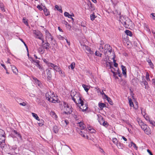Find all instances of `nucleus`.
Here are the masks:
<instances>
[{
    "instance_id": "c756f323",
    "label": "nucleus",
    "mask_w": 155,
    "mask_h": 155,
    "mask_svg": "<svg viewBox=\"0 0 155 155\" xmlns=\"http://www.w3.org/2000/svg\"><path fill=\"white\" fill-rule=\"evenodd\" d=\"M129 102L130 107H134L133 103L132 102V100L131 98H128Z\"/></svg>"
},
{
    "instance_id": "b1692460",
    "label": "nucleus",
    "mask_w": 155,
    "mask_h": 155,
    "mask_svg": "<svg viewBox=\"0 0 155 155\" xmlns=\"http://www.w3.org/2000/svg\"><path fill=\"white\" fill-rule=\"evenodd\" d=\"M64 15L65 16L68 17V18H71L72 16H74V14L70 15V14H69V13L68 12H64Z\"/></svg>"
},
{
    "instance_id": "6e6d98bb",
    "label": "nucleus",
    "mask_w": 155,
    "mask_h": 155,
    "mask_svg": "<svg viewBox=\"0 0 155 155\" xmlns=\"http://www.w3.org/2000/svg\"><path fill=\"white\" fill-rule=\"evenodd\" d=\"M117 146L118 148H121L122 146H121V144L120 143H117Z\"/></svg>"
},
{
    "instance_id": "de8ad7c7",
    "label": "nucleus",
    "mask_w": 155,
    "mask_h": 155,
    "mask_svg": "<svg viewBox=\"0 0 155 155\" xmlns=\"http://www.w3.org/2000/svg\"><path fill=\"white\" fill-rule=\"evenodd\" d=\"M23 22H24L26 25H28V23L27 21L26 20V19H25L24 18H23Z\"/></svg>"
},
{
    "instance_id": "dca6fc26",
    "label": "nucleus",
    "mask_w": 155,
    "mask_h": 155,
    "mask_svg": "<svg viewBox=\"0 0 155 155\" xmlns=\"http://www.w3.org/2000/svg\"><path fill=\"white\" fill-rule=\"evenodd\" d=\"M32 61H34L35 64L38 67L39 69L41 68V66L39 64V61L38 60H32Z\"/></svg>"
},
{
    "instance_id": "8fccbe9b",
    "label": "nucleus",
    "mask_w": 155,
    "mask_h": 155,
    "mask_svg": "<svg viewBox=\"0 0 155 155\" xmlns=\"http://www.w3.org/2000/svg\"><path fill=\"white\" fill-rule=\"evenodd\" d=\"M149 122H150V123L153 125V126H155V122L153 121H152L151 120H149Z\"/></svg>"
},
{
    "instance_id": "0e129e2a",
    "label": "nucleus",
    "mask_w": 155,
    "mask_h": 155,
    "mask_svg": "<svg viewBox=\"0 0 155 155\" xmlns=\"http://www.w3.org/2000/svg\"><path fill=\"white\" fill-rule=\"evenodd\" d=\"M29 95L30 96L32 97H35V96L34 94L32 93H30Z\"/></svg>"
},
{
    "instance_id": "9d476101",
    "label": "nucleus",
    "mask_w": 155,
    "mask_h": 155,
    "mask_svg": "<svg viewBox=\"0 0 155 155\" xmlns=\"http://www.w3.org/2000/svg\"><path fill=\"white\" fill-rule=\"evenodd\" d=\"M126 18H127L126 16H122L120 17V22L124 25V23H126V20H127V19Z\"/></svg>"
},
{
    "instance_id": "c03bdc74",
    "label": "nucleus",
    "mask_w": 155,
    "mask_h": 155,
    "mask_svg": "<svg viewBox=\"0 0 155 155\" xmlns=\"http://www.w3.org/2000/svg\"><path fill=\"white\" fill-rule=\"evenodd\" d=\"M91 19L92 21L94 20L96 18L95 15L94 14H91L90 15Z\"/></svg>"
},
{
    "instance_id": "052dcab7",
    "label": "nucleus",
    "mask_w": 155,
    "mask_h": 155,
    "mask_svg": "<svg viewBox=\"0 0 155 155\" xmlns=\"http://www.w3.org/2000/svg\"><path fill=\"white\" fill-rule=\"evenodd\" d=\"M147 152L150 154V155H153L152 153L149 150L147 149Z\"/></svg>"
},
{
    "instance_id": "6e6552de",
    "label": "nucleus",
    "mask_w": 155,
    "mask_h": 155,
    "mask_svg": "<svg viewBox=\"0 0 155 155\" xmlns=\"http://www.w3.org/2000/svg\"><path fill=\"white\" fill-rule=\"evenodd\" d=\"M87 108V105L86 104H84V102L83 103V104H81V106L80 107V109L83 112L86 111Z\"/></svg>"
},
{
    "instance_id": "f704fd0d",
    "label": "nucleus",
    "mask_w": 155,
    "mask_h": 155,
    "mask_svg": "<svg viewBox=\"0 0 155 155\" xmlns=\"http://www.w3.org/2000/svg\"><path fill=\"white\" fill-rule=\"evenodd\" d=\"M147 61L150 64V67L153 68V65L151 62V60L150 59H148L147 60Z\"/></svg>"
},
{
    "instance_id": "20e7f679",
    "label": "nucleus",
    "mask_w": 155,
    "mask_h": 155,
    "mask_svg": "<svg viewBox=\"0 0 155 155\" xmlns=\"http://www.w3.org/2000/svg\"><path fill=\"white\" fill-rule=\"evenodd\" d=\"M63 106L64 110H66L64 112L65 114H70L72 112V108L71 106L70 105H68L65 102H64Z\"/></svg>"
},
{
    "instance_id": "864d4df0",
    "label": "nucleus",
    "mask_w": 155,
    "mask_h": 155,
    "mask_svg": "<svg viewBox=\"0 0 155 155\" xmlns=\"http://www.w3.org/2000/svg\"><path fill=\"white\" fill-rule=\"evenodd\" d=\"M19 104L21 106H25L26 105V104L25 102H23L22 103H19Z\"/></svg>"
},
{
    "instance_id": "ea45409f",
    "label": "nucleus",
    "mask_w": 155,
    "mask_h": 155,
    "mask_svg": "<svg viewBox=\"0 0 155 155\" xmlns=\"http://www.w3.org/2000/svg\"><path fill=\"white\" fill-rule=\"evenodd\" d=\"M53 68L56 71H60V68L57 65H55Z\"/></svg>"
},
{
    "instance_id": "603ef678",
    "label": "nucleus",
    "mask_w": 155,
    "mask_h": 155,
    "mask_svg": "<svg viewBox=\"0 0 155 155\" xmlns=\"http://www.w3.org/2000/svg\"><path fill=\"white\" fill-rule=\"evenodd\" d=\"M37 8L39 9L40 10H43V8H42L41 6L40 5H38Z\"/></svg>"
},
{
    "instance_id": "680f3d73",
    "label": "nucleus",
    "mask_w": 155,
    "mask_h": 155,
    "mask_svg": "<svg viewBox=\"0 0 155 155\" xmlns=\"http://www.w3.org/2000/svg\"><path fill=\"white\" fill-rule=\"evenodd\" d=\"M153 16V18L154 20H155V15H155V14L154 13H152L151 14Z\"/></svg>"
},
{
    "instance_id": "cd10ccee",
    "label": "nucleus",
    "mask_w": 155,
    "mask_h": 155,
    "mask_svg": "<svg viewBox=\"0 0 155 155\" xmlns=\"http://www.w3.org/2000/svg\"><path fill=\"white\" fill-rule=\"evenodd\" d=\"M95 54L96 56L101 57L102 55V53L100 51H97L95 52Z\"/></svg>"
},
{
    "instance_id": "bb28decb",
    "label": "nucleus",
    "mask_w": 155,
    "mask_h": 155,
    "mask_svg": "<svg viewBox=\"0 0 155 155\" xmlns=\"http://www.w3.org/2000/svg\"><path fill=\"white\" fill-rule=\"evenodd\" d=\"M98 105L99 107L101 108V109H103V107H105V106L106 105V104L104 103H99Z\"/></svg>"
},
{
    "instance_id": "39448f33",
    "label": "nucleus",
    "mask_w": 155,
    "mask_h": 155,
    "mask_svg": "<svg viewBox=\"0 0 155 155\" xmlns=\"http://www.w3.org/2000/svg\"><path fill=\"white\" fill-rule=\"evenodd\" d=\"M33 33L36 35L35 37L36 38L39 39H42V38L43 37V36L41 33L39 31L36 30H34L33 31Z\"/></svg>"
},
{
    "instance_id": "a878e982",
    "label": "nucleus",
    "mask_w": 155,
    "mask_h": 155,
    "mask_svg": "<svg viewBox=\"0 0 155 155\" xmlns=\"http://www.w3.org/2000/svg\"><path fill=\"white\" fill-rule=\"evenodd\" d=\"M125 33L127 35L131 36L132 35V32L129 30H126L125 31Z\"/></svg>"
},
{
    "instance_id": "e433bc0d",
    "label": "nucleus",
    "mask_w": 155,
    "mask_h": 155,
    "mask_svg": "<svg viewBox=\"0 0 155 155\" xmlns=\"http://www.w3.org/2000/svg\"><path fill=\"white\" fill-rule=\"evenodd\" d=\"M0 7L1 9L3 11H5V10L4 8V5L1 2H0Z\"/></svg>"
},
{
    "instance_id": "338daca9",
    "label": "nucleus",
    "mask_w": 155,
    "mask_h": 155,
    "mask_svg": "<svg viewBox=\"0 0 155 155\" xmlns=\"http://www.w3.org/2000/svg\"><path fill=\"white\" fill-rule=\"evenodd\" d=\"M73 117H74L75 119L76 120H77L78 119V117H77V116L76 115V114H74V115H73Z\"/></svg>"
},
{
    "instance_id": "9b49d317",
    "label": "nucleus",
    "mask_w": 155,
    "mask_h": 155,
    "mask_svg": "<svg viewBox=\"0 0 155 155\" xmlns=\"http://www.w3.org/2000/svg\"><path fill=\"white\" fill-rule=\"evenodd\" d=\"M84 6L85 9H89L92 8V4L90 1H88L87 3L84 5Z\"/></svg>"
},
{
    "instance_id": "79ce46f5",
    "label": "nucleus",
    "mask_w": 155,
    "mask_h": 155,
    "mask_svg": "<svg viewBox=\"0 0 155 155\" xmlns=\"http://www.w3.org/2000/svg\"><path fill=\"white\" fill-rule=\"evenodd\" d=\"M99 50L100 52L102 53L104 51V47L103 46L101 45L99 47Z\"/></svg>"
},
{
    "instance_id": "f257e3e1",
    "label": "nucleus",
    "mask_w": 155,
    "mask_h": 155,
    "mask_svg": "<svg viewBox=\"0 0 155 155\" xmlns=\"http://www.w3.org/2000/svg\"><path fill=\"white\" fill-rule=\"evenodd\" d=\"M71 96L72 100L76 103L83 104V101L82 100L80 97V94L79 93H76L75 91H71Z\"/></svg>"
},
{
    "instance_id": "1a4fd4ad",
    "label": "nucleus",
    "mask_w": 155,
    "mask_h": 155,
    "mask_svg": "<svg viewBox=\"0 0 155 155\" xmlns=\"http://www.w3.org/2000/svg\"><path fill=\"white\" fill-rule=\"evenodd\" d=\"M84 48L87 51V52H86L87 53H89L91 54H94V52L91 50L90 47L86 45H84Z\"/></svg>"
},
{
    "instance_id": "412c9836",
    "label": "nucleus",
    "mask_w": 155,
    "mask_h": 155,
    "mask_svg": "<svg viewBox=\"0 0 155 155\" xmlns=\"http://www.w3.org/2000/svg\"><path fill=\"white\" fill-rule=\"evenodd\" d=\"M145 133L147 135H149L150 134V130L149 127H147L146 130H144Z\"/></svg>"
},
{
    "instance_id": "5fc2aeb1",
    "label": "nucleus",
    "mask_w": 155,
    "mask_h": 155,
    "mask_svg": "<svg viewBox=\"0 0 155 155\" xmlns=\"http://www.w3.org/2000/svg\"><path fill=\"white\" fill-rule=\"evenodd\" d=\"M112 141L114 143H117V139L115 138H114L113 139Z\"/></svg>"
},
{
    "instance_id": "774afa93",
    "label": "nucleus",
    "mask_w": 155,
    "mask_h": 155,
    "mask_svg": "<svg viewBox=\"0 0 155 155\" xmlns=\"http://www.w3.org/2000/svg\"><path fill=\"white\" fill-rule=\"evenodd\" d=\"M33 79L35 80V83L37 82V81H38L36 78H33Z\"/></svg>"
},
{
    "instance_id": "58836bf2",
    "label": "nucleus",
    "mask_w": 155,
    "mask_h": 155,
    "mask_svg": "<svg viewBox=\"0 0 155 155\" xmlns=\"http://www.w3.org/2000/svg\"><path fill=\"white\" fill-rule=\"evenodd\" d=\"M61 122L62 123H64H64H65V124H64V127H66L69 123L68 121L67 120H63Z\"/></svg>"
},
{
    "instance_id": "423d86ee",
    "label": "nucleus",
    "mask_w": 155,
    "mask_h": 155,
    "mask_svg": "<svg viewBox=\"0 0 155 155\" xmlns=\"http://www.w3.org/2000/svg\"><path fill=\"white\" fill-rule=\"evenodd\" d=\"M104 49L105 54H107V52L110 53L112 51L111 47L108 44H106L105 45Z\"/></svg>"
},
{
    "instance_id": "72a5a7b5",
    "label": "nucleus",
    "mask_w": 155,
    "mask_h": 155,
    "mask_svg": "<svg viewBox=\"0 0 155 155\" xmlns=\"http://www.w3.org/2000/svg\"><path fill=\"white\" fill-rule=\"evenodd\" d=\"M50 114L53 117L54 116V117L55 118H57V115H56L54 111H51L50 112Z\"/></svg>"
},
{
    "instance_id": "ddd939ff",
    "label": "nucleus",
    "mask_w": 155,
    "mask_h": 155,
    "mask_svg": "<svg viewBox=\"0 0 155 155\" xmlns=\"http://www.w3.org/2000/svg\"><path fill=\"white\" fill-rule=\"evenodd\" d=\"M47 72V78L48 79L50 80L51 79L52 75L51 74V71L50 70H46Z\"/></svg>"
},
{
    "instance_id": "4d7b16f0",
    "label": "nucleus",
    "mask_w": 155,
    "mask_h": 155,
    "mask_svg": "<svg viewBox=\"0 0 155 155\" xmlns=\"http://www.w3.org/2000/svg\"><path fill=\"white\" fill-rule=\"evenodd\" d=\"M40 122H41V123H38V124L39 126H41L43 125V122L44 121L43 120H41Z\"/></svg>"
},
{
    "instance_id": "bf43d9fd",
    "label": "nucleus",
    "mask_w": 155,
    "mask_h": 155,
    "mask_svg": "<svg viewBox=\"0 0 155 155\" xmlns=\"http://www.w3.org/2000/svg\"><path fill=\"white\" fill-rule=\"evenodd\" d=\"M83 132H82V131H80L79 132V134L82 136L84 137V135L83 133Z\"/></svg>"
},
{
    "instance_id": "c9c22d12",
    "label": "nucleus",
    "mask_w": 155,
    "mask_h": 155,
    "mask_svg": "<svg viewBox=\"0 0 155 155\" xmlns=\"http://www.w3.org/2000/svg\"><path fill=\"white\" fill-rule=\"evenodd\" d=\"M64 24L66 25V27L68 28L69 30H70L71 28V26L69 24H68V23L66 21L65 22Z\"/></svg>"
},
{
    "instance_id": "c85d7f7f",
    "label": "nucleus",
    "mask_w": 155,
    "mask_h": 155,
    "mask_svg": "<svg viewBox=\"0 0 155 155\" xmlns=\"http://www.w3.org/2000/svg\"><path fill=\"white\" fill-rule=\"evenodd\" d=\"M102 121L103 122V123L100 122V124H102L103 126H106L107 125V122L104 121L103 119V118H102Z\"/></svg>"
},
{
    "instance_id": "aec40b11",
    "label": "nucleus",
    "mask_w": 155,
    "mask_h": 155,
    "mask_svg": "<svg viewBox=\"0 0 155 155\" xmlns=\"http://www.w3.org/2000/svg\"><path fill=\"white\" fill-rule=\"evenodd\" d=\"M53 130L55 133H57L58 132L59 129L57 126H54L53 127Z\"/></svg>"
},
{
    "instance_id": "393cba45",
    "label": "nucleus",
    "mask_w": 155,
    "mask_h": 155,
    "mask_svg": "<svg viewBox=\"0 0 155 155\" xmlns=\"http://www.w3.org/2000/svg\"><path fill=\"white\" fill-rule=\"evenodd\" d=\"M138 79L137 78H134L131 80V83L133 85H135L137 83Z\"/></svg>"
},
{
    "instance_id": "69168bd1",
    "label": "nucleus",
    "mask_w": 155,
    "mask_h": 155,
    "mask_svg": "<svg viewBox=\"0 0 155 155\" xmlns=\"http://www.w3.org/2000/svg\"><path fill=\"white\" fill-rule=\"evenodd\" d=\"M117 74L120 77H121L122 76V74H120L119 71H117Z\"/></svg>"
},
{
    "instance_id": "6ab92c4d",
    "label": "nucleus",
    "mask_w": 155,
    "mask_h": 155,
    "mask_svg": "<svg viewBox=\"0 0 155 155\" xmlns=\"http://www.w3.org/2000/svg\"><path fill=\"white\" fill-rule=\"evenodd\" d=\"M12 68L13 73L17 74L18 71L16 68L14 66H12Z\"/></svg>"
},
{
    "instance_id": "0eeeda50",
    "label": "nucleus",
    "mask_w": 155,
    "mask_h": 155,
    "mask_svg": "<svg viewBox=\"0 0 155 155\" xmlns=\"http://www.w3.org/2000/svg\"><path fill=\"white\" fill-rule=\"evenodd\" d=\"M127 20H126V23H124V25L126 28H128L129 26H131L132 24V22L131 20L128 18H126Z\"/></svg>"
},
{
    "instance_id": "f8f14e48",
    "label": "nucleus",
    "mask_w": 155,
    "mask_h": 155,
    "mask_svg": "<svg viewBox=\"0 0 155 155\" xmlns=\"http://www.w3.org/2000/svg\"><path fill=\"white\" fill-rule=\"evenodd\" d=\"M142 81H141V84L142 85H144L145 86L144 88L146 89H148V86L147 82L145 80L144 78L142 79Z\"/></svg>"
},
{
    "instance_id": "473e14b6",
    "label": "nucleus",
    "mask_w": 155,
    "mask_h": 155,
    "mask_svg": "<svg viewBox=\"0 0 155 155\" xmlns=\"http://www.w3.org/2000/svg\"><path fill=\"white\" fill-rule=\"evenodd\" d=\"M75 62H72L70 65V66H69V67H71V68L72 69H73L75 67Z\"/></svg>"
},
{
    "instance_id": "7c9ffc66",
    "label": "nucleus",
    "mask_w": 155,
    "mask_h": 155,
    "mask_svg": "<svg viewBox=\"0 0 155 155\" xmlns=\"http://www.w3.org/2000/svg\"><path fill=\"white\" fill-rule=\"evenodd\" d=\"M140 126H141V128L143 130H146V128H147V127H148V126H147V125H146L144 123V124L141 125Z\"/></svg>"
},
{
    "instance_id": "4be33fe9",
    "label": "nucleus",
    "mask_w": 155,
    "mask_h": 155,
    "mask_svg": "<svg viewBox=\"0 0 155 155\" xmlns=\"http://www.w3.org/2000/svg\"><path fill=\"white\" fill-rule=\"evenodd\" d=\"M82 87L86 92H87L90 89V87L89 86L85 84H83Z\"/></svg>"
},
{
    "instance_id": "2f4dec72",
    "label": "nucleus",
    "mask_w": 155,
    "mask_h": 155,
    "mask_svg": "<svg viewBox=\"0 0 155 155\" xmlns=\"http://www.w3.org/2000/svg\"><path fill=\"white\" fill-rule=\"evenodd\" d=\"M137 122H138V124H139V125L140 126H141V125L144 124V123H143L142 121L139 119H137Z\"/></svg>"
},
{
    "instance_id": "e2e57ef3",
    "label": "nucleus",
    "mask_w": 155,
    "mask_h": 155,
    "mask_svg": "<svg viewBox=\"0 0 155 155\" xmlns=\"http://www.w3.org/2000/svg\"><path fill=\"white\" fill-rule=\"evenodd\" d=\"M1 65L6 70V71H7V69L6 68L5 65L3 64H1Z\"/></svg>"
},
{
    "instance_id": "2eb2a0df",
    "label": "nucleus",
    "mask_w": 155,
    "mask_h": 155,
    "mask_svg": "<svg viewBox=\"0 0 155 155\" xmlns=\"http://www.w3.org/2000/svg\"><path fill=\"white\" fill-rule=\"evenodd\" d=\"M105 98L106 99L109 103L111 105H113V103L111 99L108 97L107 95L104 94Z\"/></svg>"
},
{
    "instance_id": "a18cd8bd",
    "label": "nucleus",
    "mask_w": 155,
    "mask_h": 155,
    "mask_svg": "<svg viewBox=\"0 0 155 155\" xmlns=\"http://www.w3.org/2000/svg\"><path fill=\"white\" fill-rule=\"evenodd\" d=\"M107 63H108L110 65H109V66H110L109 68L111 69V72H112L114 74H115V72H114L113 71V70L112 69V68H113L110 65V62H107Z\"/></svg>"
},
{
    "instance_id": "a211bd4d",
    "label": "nucleus",
    "mask_w": 155,
    "mask_h": 155,
    "mask_svg": "<svg viewBox=\"0 0 155 155\" xmlns=\"http://www.w3.org/2000/svg\"><path fill=\"white\" fill-rule=\"evenodd\" d=\"M43 11L46 16H48L49 15V12L48 11V10L45 7H44L43 8Z\"/></svg>"
},
{
    "instance_id": "f03ea898",
    "label": "nucleus",
    "mask_w": 155,
    "mask_h": 155,
    "mask_svg": "<svg viewBox=\"0 0 155 155\" xmlns=\"http://www.w3.org/2000/svg\"><path fill=\"white\" fill-rule=\"evenodd\" d=\"M46 99L50 102L53 103L57 102L56 97L55 96L54 92L51 91L47 92L45 94Z\"/></svg>"
},
{
    "instance_id": "3c124183",
    "label": "nucleus",
    "mask_w": 155,
    "mask_h": 155,
    "mask_svg": "<svg viewBox=\"0 0 155 155\" xmlns=\"http://www.w3.org/2000/svg\"><path fill=\"white\" fill-rule=\"evenodd\" d=\"M55 8L57 9L58 10H59L60 12H62V10L61 9H59V7L57 5L55 6Z\"/></svg>"
},
{
    "instance_id": "a19ab883",
    "label": "nucleus",
    "mask_w": 155,
    "mask_h": 155,
    "mask_svg": "<svg viewBox=\"0 0 155 155\" xmlns=\"http://www.w3.org/2000/svg\"><path fill=\"white\" fill-rule=\"evenodd\" d=\"M36 84H38V86L40 88L42 87V85L41 83L39 81H37V82L35 83Z\"/></svg>"
},
{
    "instance_id": "37998d69",
    "label": "nucleus",
    "mask_w": 155,
    "mask_h": 155,
    "mask_svg": "<svg viewBox=\"0 0 155 155\" xmlns=\"http://www.w3.org/2000/svg\"><path fill=\"white\" fill-rule=\"evenodd\" d=\"M88 129L89 130H90L91 131V133H94L95 132V130H94L93 129H92L91 127H88Z\"/></svg>"
},
{
    "instance_id": "7ed1b4c3",
    "label": "nucleus",
    "mask_w": 155,
    "mask_h": 155,
    "mask_svg": "<svg viewBox=\"0 0 155 155\" xmlns=\"http://www.w3.org/2000/svg\"><path fill=\"white\" fill-rule=\"evenodd\" d=\"M5 132L4 131L0 129V146L1 147H4L5 144Z\"/></svg>"
},
{
    "instance_id": "5701e85b",
    "label": "nucleus",
    "mask_w": 155,
    "mask_h": 155,
    "mask_svg": "<svg viewBox=\"0 0 155 155\" xmlns=\"http://www.w3.org/2000/svg\"><path fill=\"white\" fill-rule=\"evenodd\" d=\"M31 114L33 117H34L35 118V119L36 120L38 121L40 120L38 116V115L34 113H32Z\"/></svg>"
},
{
    "instance_id": "4468645a",
    "label": "nucleus",
    "mask_w": 155,
    "mask_h": 155,
    "mask_svg": "<svg viewBox=\"0 0 155 155\" xmlns=\"http://www.w3.org/2000/svg\"><path fill=\"white\" fill-rule=\"evenodd\" d=\"M50 44L48 42H46L45 44H43L42 46L45 49L47 50L49 49V47Z\"/></svg>"
},
{
    "instance_id": "09e8293b",
    "label": "nucleus",
    "mask_w": 155,
    "mask_h": 155,
    "mask_svg": "<svg viewBox=\"0 0 155 155\" xmlns=\"http://www.w3.org/2000/svg\"><path fill=\"white\" fill-rule=\"evenodd\" d=\"M146 79L147 80V81H150V78H149V74L148 73V72H147V73H146Z\"/></svg>"
},
{
    "instance_id": "4c0bfd02",
    "label": "nucleus",
    "mask_w": 155,
    "mask_h": 155,
    "mask_svg": "<svg viewBox=\"0 0 155 155\" xmlns=\"http://www.w3.org/2000/svg\"><path fill=\"white\" fill-rule=\"evenodd\" d=\"M78 124H79V126L80 127H81V126H82V129H85V127H84V124L83 122H79L78 123Z\"/></svg>"
},
{
    "instance_id": "13d9d810",
    "label": "nucleus",
    "mask_w": 155,
    "mask_h": 155,
    "mask_svg": "<svg viewBox=\"0 0 155 155\" xmlns=\"http://www.w3.org/2000/svg\"><path fill=\"white\" fill-rule=\"evenodd\" d=\"M48 65L49 66L52 67L53 68H54V67L55 65L52 63H49Z\"/></svg>"
},
{
    "instance_id": "49530a36",
    "label": "nucleus",
    "mask_w": 155,
    "mask_h": 155,
    "mask_svg": "<svg viewBox=\"0 0 155 155\" xmlns=\"http://www.w3.org/2000/svg\"><path fill=\"white\" fill-rule=\"evenodd\" d=\"M133 146L136 149V150H137V147L136 146V144L134 143L133 142H131V146Z\"/></svg>"
},
{
    "instance_id": "f3484780",
    "label": "nucleus",
    "mask_w": 155,
    "mask_h": 155,
    "mask_svg": "<svg viewBox=\"0 0 155 155\" xmlns=\"http://www.w3.org/2000/svg\"><path fill=\"white\" fill-rule=\"evenodd\" d=\"M121 67L122 68V73L123 75H126V69L125 66L122 65L121 66Z\"/></svg>"
}]
</instances>
